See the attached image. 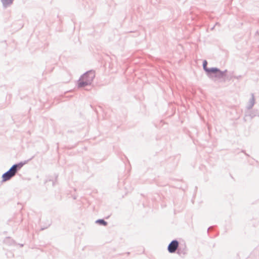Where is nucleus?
<instances>
[{
    "instance_id": "f257e3e1",
    "label": "nucleus",
    "mask_w": 259,
    "mask_h": 259,
    "mask_svg": "<svg viewBox=\"0 0 259 259\" xmlns=\"http://www.w3.org/2000/svg\"><path fill=\"white\" fill-rule=\"evenodd\" d=\"M95 73L92 71L84 74L78 81L79 87H84L91 83L95 78Z\"/></svg>"
},
{
    "instance_id": "f03ea898",
    "label": "nucleus",
    "mask_w": 259,
    "mask_h": 259,
    "mask_svg": "<svg viewBox=\"0 0 259 259\" xmlns=\"http://www.w3.org/2000/svg\"><path fill=\"white\" fill-rule=\"evenodd\" d=\"M23 164L22 163H19L14 165L9 171L3 174L2 176L3 181L4 182L10 180L11 178L15 176L17 169H20Z\"/></svg>"
},
{
    "instance_id": "7ed1b4c3",
    "label": "nucleus",
    "mask_w": 259,
    "mask_h": 259,
    "mask_svg": "<svg viewBox=\"0 0 259 259\" xmlns=\"http://www.w3.org/2000/svg\"><path fill=\"white\" fill-rule=\"evenodd\" d=\"M178 247V242L177 241H172L168 247V251L170 253L175 252Z\"/></svg>"
},
{
    "instance_id": "20e7f679",
    "label": "nucleus",
    "mask_w": 259,
    "mask_h": 259,
    "mask_svg": "<svg viewBox=\"0 0 259 259\" xmlns=\"http://www.w3.org/2000/svg\"><path fill=\"white\" fill-rule=\"evenodd\" d=\"M226 75V71H221L218 69L217 71L214 75V77L218 78H222Z\"/></svg>"
},
{
    "instance_id": "39448f33",
    "label": "nucleus",
    "mask_w": 259,
    "mask_h": 259,
    "mask_svg": "<svg viewBox=\"0 0 259 259\" xmlns=\"http://www.w3.org/2000/svg\"><path fill=\"white\" fill-rule=\"evenodd\" d=\"M217 70L218 69L216 68H208L206 72H208V73H213L214 75Z\"/></svg>"
},
{
    "instance_id": "423d86ee",
    "label": "nucleus",
    "mask_w": 259,
    "mask_h": 259,
    "mask_svg": "<svg viewBox=\"0 0 259 259\" xmlns=\"http://www.w3.org/2000/svg\"><path fill=\"white\" fill-rule=\"evenodd\" d=\"M3 4L5 6H7L12 3L13 0H2Z\"/></svg>"
},
{
    "instance_id": "0eeeda50",
    "label": "nucleus",
    "mask_w": 259,
    "mask_h": 259,
    "mask_svg": "<svg viewBox=\"0 0 259 259\" xmlns=\"http://www.w3.org/2000/svg\"><path fill=\"white\" fill-rule=\"evenodd\" d=\"M97 223H98L101 225H104V226H106L107 225V222H106L103 220H99L97 221Z\"/></svg>"
},
{
    "instance_id": "6e6552de",
    "label": "nucleus",
    "mask_w": 259,
    "mask_h": 259,
    "mask_svg": "<svg viewBox=\"0 0 259 259\" xmlns=\"http://www.w3.org/2000/svg\"><path fill=\"white\" fill-rule=\"evenodd\" d=\"M207 61H206V60H205V61H203V67L204 69L206 71H207V70H208V68H207Z\"/></svg>"
}]
</instances>
